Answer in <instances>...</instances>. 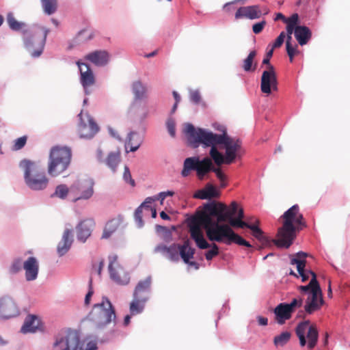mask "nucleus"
Segmentation results:
<instances>
[{"label": "nucleus", "mask_w": 350, "mask_h": 350, "mask_svg": "<svg viewBox=\"0 0 350 350\" xmlns=\"http://www.w3.org/2000/svg\"><path fill=\"white\" fill-rule=\"evenodd\" d=\"M219 223L204 214L192 217L190 219L189 227L191 238L194 240L200 249L204 250L210 247L204 237L201 227L205 230L208 239L211 241H224L227 245L234 243L239 245L252 247L248 241L233 231L232 226Z\"/></svg>", "instance_id": "1"}, {"label": "nucleus", "mask_w": 350, "mask_h": 350, "mask_svg": "<svg viewBox=\"0 0 350 350\" xmlns=\"http://www.w3.org/2000/svg\"><path fill=\"white\" fill-rule=\"evenodd\" d=\"M184 132L187 135L189 144L193 148L203 145H220L225 146L226 156V164L229 165L234 162L237 157H240L241 142L239 139L229 137L226 132L222 134H216L204 129L198 128L190 123L185 125Z\"/></svg>", "instance_id": "2"}, {"label": "nucleus", "mask_w": 350, "mask_h": 350, "mask_svg": "<svg viewBox=\"0 0 350 350\" xmlns=\"http://www.w3.org/2000/svg\"><path fill=\"white\" fill-rule=\"evenodd\" d=\"M281 218L282 226L278 228L277 239L273 241L278 247L288 248L293 244L297 232L306 227V223L297 204L285 211Z\"/></svg>", "instance_id": "3"}, {"label": "nucleus", "mask_w": 350, "mask_h": 350, "mask_svg": "<svg viewBox=\"0 0 350 350\" xmlns=\"http://www.w3.org/2000/svg\"><path fill=\"white\" fill-rule=\"evenodd\" d=\"M191 170L196 172V176L200 180H203L210 172L215 173L219 180L220 187L224 188L227 185V176L219 167L213 165V161L209 157H204L202 160L198 157H191L185 159L183 163V169L181 174L183 177L189 176Z\"/></svg>", "instance_id": "4"}, {"label": "nucleus", "mask_w": 350, "mask_h": 350, "mask_svg": "<svg viewBox=\"0 0 350 350\" xmlns=\"http://www.w3.org/2000/svg\"><path fill=\"white\" fill-rule=\"evenodd\" d=\"M19 167L23 170L25 183L31 189L42 190L47 187L49 179L36 162L23 159Z\"/></svg>", "instance_id": "5"}, {"label": "nucleus", "mask_w": 350, "mask_h": 350, "mask_svg": "<svg viewBox=\"0 0 350 350\" xmlns=\"http://www.w3.org/2000/svg\"><path fill=\"white\" fill-rule=\"evenodd\" d=\"M88 317L96 327L102 329L111 323H116V314L114 307L108 298L103 297L102 301L94 305Z\"/></svg>", "instance_id": "6"}, {"label": "nucleus", "mask_w": 350, "mask_h": 350, "mask_svg": "<svg viewBox=\"0 0 350 350\" xmlns=\"http://www.w3.org/2000/svg\"><path fill=\"white\" fill-rule=\"evenodd\" d=\"M312 278L308 285L300 286L299 289L308 295L304 305V310L306 314H312L319 310L324 304L322 291L320 285L317 280V275L312 271H308Z\"/></svg>", "instance_id": "7"}, {"label": "nucleus", "mask_w": 350, "mask_h": 350, "mask_svg": "<svg viewBox=\"0 0 350 350\" xmlns=\"http://www.w3.org/2000/svg\"><path fill=\"white\" fill-rule=\"evenodd\" d=\"M71 150L68 147L55 146L50 151L48 173L57 176L64 172L71 161Z\"/></svg>", "instance_id": "8"}, {"label": "nucleus", "mask_w": 350, "mask_h": 350, "mask_svg": "<svg viewBox=\"0 0 350 350\" xmlns=\"http://www.w3.org/2000/svg\"><path fill=\"white\" fill-rule=\"evenodd\" d=\"M48 33L49 30L44 27H37L32 31L24 32L25 45L31 56L37 57L41 55Z\"/></svg>", "instance_id": "9"}, {"label": "nucleus", "mask_w": 350, "mask_h": 350, "mask_svg": "<svg viewBox=\"0 0 350 350\" xmlns=\"http://www.w3.org/2000/svg\"><path fill=\"white\" fill-rule=\"evenodd\" d=\"M295 334L301 347H304L307 344L308 349L311 350L317 345L319 332L314 324L310 325L309 320L299 323L295 328Z\"/></svg>", "instance_id": "10"}, {"label": "nucleus", "mask_w": 350, "mask_h": 350, "mask_svg": "<svg viewBox=\"0 0 350 350\" xmlns=\"http://www.w3.org/2000/svg\"><path fill=\"white\" fill-rule=\"evenodd\" d=\"M79 345V337L72 330H65L59 333L53 344V350H77Z\"/></svg>", "instance_id": "11"}, {"label": "nucleus", "mask_w": 350, "mask_h": 350, "mask_svg": "<svg viewBox=\"0 0 350 350\" xmlns=\"http://www.w3.org/2000/svg\"><path fill=\"white\" fill-rule=\"evenodd\" d=\"M94 182L90 179L78 180L70 186L72 201L88 200L94 193Z\"/></svg>", "instance_id": "12"}, {"label": "nucleus", "mask_w": 350, "mask_h": 350, "mask_svg": "<svg viewBox=\"0 0 350 350\" xmlns=\"http://www.w3.org/2000/svg\"><path fill=\"white\" fill-rule=\"evenodd\" d=\"M79 123L77 133L80 138L91 139L98 131L99 127L93 118L86 114L83 116L82 111L79 114Z\"/></svg>", "instance_id": "13"}, {"label": "nucleus", "mask_w": 350, "mask_h": 350, "mask_svg": "<svg viewBox=\"0 0 350 350\" xmlns=\"http://www.w3.org/2000/svg\"><path fill=\"white\" fill-rule=\"evenodd\" d=\"M117 258L116 256L110 258L109 265L110 277L117 284L126 285L130 281L129 275L118 263Z\"/></svg>", "instance_id": "14"}, {"label": "nucleus", "mask_w": 350, "mask_h": 350, "mask_svg": "<svg viewBox=\"0 0 350 350\" xmlns=\"http://www.w3.org/2000/svg\"><path fill=\"white\" fill-rule=\"evenodd\" d=\"M260 90L262 93L267 94H270L272 90H278L277 76L272 65H269L268 70L262 74Z\"/></svg>", "instance_id": "15"}, {"label": "nucleus", "mask_w": 350, "mask_h": 350, "mask_svg": "<svg viewBox=\"0 0 350 350\" xmlns=\"http://www.w3.org/2000/svg\"><path fill=\"white\" fill-rule=\"evenodd\" d=\"M19 314V309L14 301L10 297L0 298V318L8 319Z\"/></svg>", "instance_id": "16"}, {"label": "nucleus", "mask_w": 350, "mask_h": 350, "mask_svg": "<svg viewBox=\"0 0 350 350\" xmlns=\"http://www.w3.org/2000/svg\"><path fill=\"white\" fill-rule=\"evenodd\" d=\"M80 72V82L86 94H89L88 88L95 84L96 79L94 72L88 64L80 61L77 62Z\"/></svg>", "instance_id": "17"}, {"label": "nucleus", "mask_w": 350, "mask_h": 350, "mask_svg": "<svg viewBox=\"0 0 350 350\" xmlns=\"http://www.w3.org/2000/svg\"><path fill=\"white\" fill-rule=\"evenodd\" d=\"M262 13L260 8L258 5H250L239 8L235 13V18L239 19L246 18L251 20L259 18L262 14H267L269 12L268 9H263Z\"/></svg>", "instance_id": "18"}, {"label": "nucleus", "mask_w": 350, "mask_h": 350, "mask_svg": "<svg viewBox=\"0 0 350 350\" xmlns=\"http://www.w3.org/2000/svg\"><path fill=\"white\" fill-rule=\"evenodd\" d=\"M95 222L92 219L81 221L77 226V237L79 241L85 243L90 237Z\"/></svg>", "instance_id": "19"}, {"label": "nucleus", "mask_w": 350, "mask_h": 350, "mask_svg": "<svg viewBox=\"0 0 350 350\" xmlns=\"http://www.w3.org/2000/svg\"><path fill=\"white\" fill-rule=\"evenodd\" d=\"M109 54L105 50H96L87 54L84 59L96 66H105L109 61Z\"/></svg>", "instance_id": "20"}, {"label": "nucleus", "mask_w": 350, "mask_h": 350, "mask_svg": "<svg viewBox=\"0 0 350 350\" xmlns=\"http://www.w3.org/2000/svg\"><path fill=\"white\" fill-rule=\"evenodd\" d=\"M152 278L147 277L144 280H140L135 288L133 297L148 301L150 292Z\"/></svg>", "instance_id": "21"}, {"label": "nucleus", "mask_w": 350, "mask_h": 350, "mask_svg": "<svg viewBox=\"0 0 350 350\" xmlns=\"http://www.w3.org/2000/svg\"><path fill=\"white\" fill-rule=\"evenodd\" d=\"M23 269L25 272V279L27 281L35 280L38 274L39 265L35 257H29L23 262Z\"/></svg>", "instance_id": "22"}, {"label": "nucleus", "mask_w": 350, "mask_h": 350, "mask_svg": "<svg viewBox=\"0 0 350 350\" xmlns=\"http://www.w3.org/2000/svg\"><path fill=\"white\" fill-rule=\"evenodd\" d=\"M42 325L40 318L33 314H29L25 318L23 325L21 327V332L26 334L29 332L34 333L42 330Z\"/></svg>", "instance_id": "23"}, {"label": "nucleus", "mask_w": 350, "mask_h": 350, "mask_svg": "<svg viewBox=\"0 0 350 350\" xmlns=\"http://www.w3.org/2000/svg\"><path fill=\"white\" fill-rule=\"evenodd\" d=\"M73 242L72 232L70 229H66L63 233L62 240L57 245V252L59 256H64L70 250Z\"/></svg>", "instance_id": "24"}, {"label": "nucleus", "mask_w": 350, "mask_h": 350, "mask_svg": "<svg viewBox=\"0 0 350 350\" xmlns=\"http://www.w3.org/2000/svg\"><path fill=\"white\" fill-rule=\"evenodd\" d=\"M273 312L275 316V321L280 325L284 324L286 321L290 319L293 314L287 307L286 303L278 304L275 308Z\"/></svg>", "instance_id": "25"}, {"label": "nucleus", "mask_w": 350, "mask_h": 350, "mask_svg": "<svg viewBox=\"0 0 350 350\" xmlns=\"http://www.w3.org/2000/svg\"><path fill=\"white\" fill-rule=\"evenodd\" d=\"M259 226V219H255V224H249L245 228L251 230L252 236L255 237L263 246L268 245L270 241L265 236L264 232L260 228Z\"/></svg>", "instance_id": "26"}, {"label": "nucleus", "mask_w": 350, "mask_h": 350, "mask_svg": "<svg viewBox=\"0 0 350 350\" xmlns=\"http://www.w3.org/2000/svg\"><path fill=\"white\" fill-rule=\"evenodd\" d=\"M143 142V137L142 135L136 132H131L126 139L125 143V148L126 152H135L141 146Z\"/></svg>", "instance_id": "27"}, {"label": "nucleus", "mask_w": 350, "mask_h": 350, "mask_svg": "<svg viewBox=\"0 0 350 350\" xmlns=\"http://www.w3.org/2000/svg\"><path fill=\"white\" fill-rule=\"evenodd\" d=\"M295 37L301 45H305L310 40L312 32L308 27L297 26L295 29Z\"/></svg>", "instance_id": "28"}, {"label": "nucleus", "mask_w": 350, "mask_h": 350, "mask_svg": "<svg viewBox=\"0 0 350 350\" xmlns=\"http://www.w3.org/2000/svg\"><path fill=\"white\" fill-rule=\"evenodd\" d=\"M222 210L221 203H208L204 205L203 211L198 212L193 217H197L201 214H204L211 218L212 216H215L217 217V219L218 215L222 211Z\"/></svg>", "instance_id": "29"}, {"label": "nucleus", "mask_w": 350, "mask_h": 350, "mask_svg": "<svg viewBox=\"0 0 350 350\" xmlns=\"http://www.w3.org/2000/svg\"><path fill=\"white\" fill-rule=\"evenodd\" d=\"M121 223V218L117 217L109 220L105 225L102 239H108L116 232Z\"/></svg>", "instance_id": "30"}, {"label": "nucleus", "mask_w": 350, "mask_h": 350, "mask_svg": "<svg viewBox=\"0 0 350 350\" xmlns=\"http://www.w3.org/2000/svg\"><path fill=\"white\" fill-rule=\"evenodd\" d=\"M195 249L189 246V241H185L183 245H180L179 254L185 263L189 262V260L193 258Z\"/></svg>", "instance_id": "31"}, {"label": "nucleus", "mask_w": 350, "mask_h": 350, "mask_svg": "<svg viewBox=\"0 0 350 350\" xmlns=\"http://www.w3.org/2000/svg\"><path fill=\"white\" fill-rule=\"evenodd\" d=\"M121 161L120 152L119 151L111 152L105 159V163L111 169L113 172H116V168Z\"/></svg>", "instance_id": "32"}, {"label": "nucleus", "mask_w": 350, "mask_h": 350, "mask_svg": "<svg viewBox=\"0 0 350 350\" xmlns=\"http://www.w3.org/2000/svg\"><path fill=\"white\" fill-rule=\"evenodd\" d=\"M206 147H211L210 150V156L211 161L213 160L216 165H221L223 163L226 164V156L225 157L218 151L217 145H204Z\"/></svg>", "instance_id": "33"}, {"label": "nucleus", "mask_w": 350, "mask_h": 350, "mask_svg": "<svg viewBox=\"0 0 350 350\" xmlns=\"http://www.w3.org/2000/svg\"><path fill=\"white\" fill-rule=\"evenodd\" d=\"M308 254L304 252H299L291 257V264L296 265L297 269L301 271V268L306 267V258Z\"/></svg>", "instance_id": "34"}, {"label": "nucleus", "mask_w": 350, "mask_h": 350, "mask_svg": "<svg viewBox=\"0 0 350 350\" xmlns=\"http://www.w3.org/2000/svg\"><path fill=\"white\" fill-rule=\"evenodd\" d=\"M147 301L134 298L130 304L129 310L132 315H135L143 312Z\"/></svg>", "instance_id": "35"}, {"label": "nucleus", "mask_w": 350, "mask_h": 350, "mask_svg": "<svg viewBox=\"0 0 350 350\" xmlns=\"http://www.w3.org/2000/svg\"><path fill=\"white\" fill-rule=\"evenodd\" d=\"M132 90L136 99H142L146 96V88L139 81L133 82Z\"/></svg>", "instance_id": "36"}, {"label": "nucleus", "mask_w": 350, "mask_h": 350, "mask_svg": "<svg viewBox=\"0 0 350 350\" xmlns=\"http://www.w3.org/2000/svg\"><path fill=\"white\" fill-rule=\"evenodd\" d=\"M42 6L45 14L51 15L57 9V0H41Z\"/></svg>", "instance_id": "37"}, {"label": "nucleus", "mask_w": 350, "mask_h": 350, "mask_svg": "<svg viewBox=\"0 0 350 350\" xmlns=\"http://www.w3.org/2000/svg\"><path fill=\"white\" fill-rule=\"evenodd\" d=\"M244 218V212L243 208H240L238 211V215L236 218L230 220V226L233 228H245L250 223L243 221Z\"/></svg>", "instance_id": "38"}, {"label": "nucleus", "mask_w": 350, "mask_h": 350, "mask_svg": "<svg viewBox=\"0 0 350 350\" xmlns=\"http://www.w3.org/2000/svg\"><path fill=\"white\" fill-rule=\"evenodd\" d=\"M179 248L180 245L172 244L169 246L165 256L172 261L177 262L179 260Z\"/></svg>", "instance_id": "39"}, {"label": "nucleus", "mask_w": 350, "mask_h": 350, "mask_svg": "<svg viewBox=\"0 0 350 350\" xmlns=\"http://www.w3.org/2000/svg\"><path fill=\"white\" fill-rule=\"evenodd\" d=\"M222 211L219 214L217 221L218 222H225L228 221L229 224H230V220L234 219L232 213L228 210V207L221 204ZM230 226V225H229Z\"/></svg>", "instance_id": "40"}, {"label": "nucleus", "mask_w": 350, "mask_h": 350, "mask_svg": "<svg viewBox=\"0 0 350 350\" xmlns=\"http://www.w3.org/2000/svg\"><path fill=\"white\" fill-rule=\"evenodd\" d=\"M68 193L70 194V187L69 188L66 185L61 184L56 187L53 196L57 197L60 199H65Z\"/></svg>", "instance_id": "41"}, {"label": "nucleus", "mask_w": 350, "mask_h": 350, "mask_svg": "<svg viewBox=\"0 0 350 350\" xmlns=\"http://www.w3.org/2000/svg\"><path fill=\"white\" fill-rule=\"evenodd\" d=\"M291 336V334L289 332H284L274 338L273 343L277 347H283L289 341Z\"/></svg>", "instance_id": "42"}, {"label": "nucleus", "mask_w": 350, "mask_h": 350, "mask_svg": "<svg viewBox=\"0 0 350 350\" xmlns=\"http://www.w3.org/2000/svg\"><path fill=\"white\" fill-rule=\"evenodd\" d=\"M256 56V51H252L250 52L247 58L243 61V68L246 72L253 71L255 70V67L252 68V64L255 57Z\"/></svg>", "instance_id": "43"}, {"label": "nucleus", "mask_w": 350, "mask_h": 350, "mask_svg": "<svg viewBox=\"0 0 350 350\" xmlns=\"http://www.w3.org/2000/svg\"><path fill=\"white\" fill-rule=\"evenodd\" d=\"M7 22L9 27L13 30H19L24 26V23L16 21L12 13L8 14Z\"/></svg>", "instance_id": "44"}, {"label": "nucleus", "mask_w": 350, "mask_h": 350, "mask_svg": "<svg viewBox=\"0 0 350 350\" xmlns=\"http://www.w3.org/2000/svg\"><path fill=\"white\" fill-rule=\"evenodd\" d=\"M205 191L207 195V199L218 198L220 195L216 187L211 183H208L204 187Z\"/></svg>", "instance_id": "45"}, {"label": "nucleus", "mask_w": 350, "mask_h": 350, "mask_svg": "<svg viewBox=\"0 0 350 350\" xmlns=\"http://www.w3.org/2000/svg\"><path fill=\"white\" fill-rule=\"evenodd\" d=\"M23 262L21 258H15L10 267V272L16 273L20 271L23 268Z\"/></svg>", "instance_id": "46"}, {"label": "nucleus", "mask_w": 350, "mask_h": 350, "mask_svg": "<svg viewBox=\"0 0 350 350\" xmlns=\"http://www.w3.org/2000/svg\"><path fill=\"white\" fill-rule=\"evenodd\" d=\"M303 305V299L300 297L294 298L290 304H287V307L293 313L297 308L301 307Z\"/></svg>", "instance_id": "47"}, {"label": "nucleus", "mask_w": 350, "mask_h": 350, "mask_svg": "<svg viewBox=\"0 0 350 350\" xmlns=\"http://www.w3.org/2000/svg\"><path fill=\"white\" fill-rule=\"evenodd\" d=\"M27 137V136H22L19 138H17L14 141V144L12 148V150H18L23 148L25 145L26 144Z\"/></svg>", "instance_id": "48"}, {"label": "nucleus", "mask_w": 350, "mask_h": 350, "mask_svg": "<svg viewBox=\"0 0 350 350\" xmlns=\"http://www.w3.org/2000/svg\"><path fill=\"white\" fill-rule=\"evenodd\" d=\"M219 254V247L215 243H213L211 250H208L205 254V257L207 260H211L213 257Z\"/></svg>", "instance_id": "49"}, {"label": "nucleus", "mask_w": 350, "mask_h": 350, "mask_svg": "<svg viewBox=\"0 0 350 350\" xmlns=\"http://www.w3.org/2000/svg\"><path fill=\"white\" fill-rule=\"evenodd\" d=\"M287 54L289 57V59L291 62H293L294 56L299 53V51L297 50V45L293 46V45H288L286 46Z\"/></svg>", "instance_id": "50"}, {"label": "nucleus", "mask_w": 350, "mask_h": 350, "mask_svg": "<svg viewBox=\"0 0 350 350\" xmlns=\"http://www.w3.org/2000/svg\"><path fill=\"white\" fill-rule=\"evenodd\" d=\"M123 179L126 183H129L132 187L135 186V180L132 178L130 170L128 166H124Z\"/></svg>", "instance_id": "51"}, {"label": "nucleus", "mask_w": 350, "mask_h": 350, "mask_svg": "<svg viewBox=\"0 0 350 350\" xmlns=\"http://www.w3.org/2000/svg\"><path fill=\"white\" fill-rule=\"evenodd\" d=\"M80 350H96V344L93 341H89L87 343L83 342L81 345L79 344V347Z\"/></svg>", "instance_id": "52"}, {"label": "nucleus", "mask_w": 350, "mask_h": 350, "mask_svg": "<svg viewBox=\"0 0 350 350\" xmlns=\"http://www.w3.org/2000/svg\"><path fill=\"white\" fill-rule=\"evenodd\" d=\"M142 206H139L135 211V221L138 224L139 227H142L144 224L142 219Z\"/></svg>", "instance_id": "53"}, {"label": "nucleus", "mask_w": 350, "mask_h": 350, "mask_svg": "<svg viewBox=\"0 0 350 350\" xmlns=\"http://www.w3.org/2000/svg\"><path fill=\"white\" fill-rule=\"evenodd\" d=\"M285 37H286L285 32L282 31L280 33V35L278 36V38L275 39V42L273 43L271 49H273V50H274V49H275V48L280 47L284 42Z\"/></svg>", "instance_id": "54"}, {"label": "nucleus", "mask_w": 350, "mask_h": 350, "mask_svg": "<svg viewBox=\"0 0 350 350\" xmlns=\"http://www.w3.org/2000/svg\"><path fill=\"white\" fill-rule=\"evenodd\" d=\"M166 125L170 135L174 137L176 135L174 120L172 118L168 119L166 122Z\"/></svg>", "instance_id": "55"}, {"label": "nucleus", "mask_w": 350, "mask_h": 350, "mask_svg": "<svg viewBox=\"0 0 350 350\" xmlns=\"http://www.w3.org/2000/svg\"><path fill=\"white\" fill-rule=\"evenodd\" d=\"M298 21H299L298 14H293L289 18L286 19L285 23H286V25H291L293 27H297Z\"/></svg>", "instance_id": "56"}, {"label": "nucleus", "mask_w": 350, "mask_h": 350, "mask_svg": "<svg viewBox=\"0 0 350 350\" xmlns=\"http://www.w3.org/2000/svg\"><path fill=\"white\" fill-rule=\"evenodd\" d=\"M266 21L265 20L259 22V23H255L254 25H253L252 26V30H253V32L256 34H258L260 33L264 29L265 26L266 25Z\"/></svg>", "instance_id": "57"}, {"label": "nucleus", "mask_w": 350, "mask_h": 350, "mask_svg": "<svg viewBox=\"0 0 350 350\" xmlns=\"http://www.w3.org/2000/svg\"><path fill=\"white\" fill-rule=\"evenodd\" d=\"M190 99L193 103H194L196 104L199 103L200 101V99H201V96H200V92L198 90L191 91L190 92Z\"/></svg>", "instance_id": "58"}, {"label": "nucleus", "mask_w": 350, "mask_h": 350, "mask_svg": "<svg viewBox=\"0 0 350 350\" xmlns=\"http://www.w3.org/2000/svg\"><path fill=\"white\" fill-rule=\"evenodd\" d=\"M92 278H90V281H89V286H90L89 291L86 294L85 297V305H89L90 304L91 297H92V295L94 293V291H93V289H92Z\"/></svg>", "instance_id": "59"}, {"label": "nucleus", "mask_w": 350, "mask_h": 350, "mask_svg": "<svg viewBox=\"0 0 350 350\" xmlns=\"http://www.w3.org/2000/svg\"><path fill=\"white\" fill-rule=\"evenodd\" d=\"M308 271L309 270L306 269L305 268H301V271L297 270L299 275L301 277L302 282H306L308 280L309 275H310V273H308Z\"/></svg>", "instance_id": "60"}, {"label": "nucleus", "mask_w": 350, "mask_h": 350, "mask_svg": "<svg viewBox=\"0 0 350 350\" xmlns=\"http://www.w3.org/2000/svg\"><path fill=\"white\" fill-rule=\"evenodd\" d=\"M174 194V191H163L161 192L159 194L158 200H161V203H163V201L167 198V196H173Z\"/></svg>", "instance_id": "61"}, {"label": "nucleus", "mask_w": 350, "mask_h": 350, "mask_svg": "<svg viewBox=\"0 0 350 350\" xmlns=\"http://www.w3.org/2000/svg\"><path fill=\"white\" fill-rule=\"evenodd\" d=\"M193 197L196 198H198V199L205 200V199H207L208 196H207L205 189L204 188L202 189L198 190L194 194Z\"/></svg>", "instance_id": "62"}, {"label": "nucleus", "mask_w": 350, "mask_h": 350, "mask_svg": "<svg viewBox=\"0 0 350 350\" xmlns=\"http://www.w3.org/2000/svg\"><path fill=\"white\" fill-rule=\"evenodd\" d=\"M169 246L163 244H160L155 247V252L166 255Z\"/></svg>", "instance_id": "63"}, {"label": "nucleus", "mask_w": 350, "mask_h": 350, "mask_svg": "<svg viewBox=\"0 0 350 350\" xmlns=\"http://www.w3.org/2000/svg\"><path fill=\"white\" fill-rule=\"evenodd\" d=\"M157 200H158L157 197H148L140 206H142V207L145 208H150V206L148 204L152 203L154 201Z\"/></svg>", "instance_id": "64"}]
</instances>
